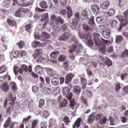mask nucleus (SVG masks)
Here are the masks:
<instances>
[{
	"label": "nucleus",
	"instance_id": "1",
	"mask_svg": "<svg viewBox=\"0 0 128 128\" xmlns=\"http://www.w3.org/2000/svg\"><path fill=\"white\" fill-rule=\"evenodd\" d=\"M72 40L75 44H74L72 46L70 47L68 52H70V54L75 52L76 54H79L80 52H84V50L82 48V46L80 44V42H78L76 36H74L72 38Z\"/></svg>",
	"mask_w": 128,
	"mask_h": 128
},
{
	"label": "nucleus",
	"instance_id": "2",
	"mask_svg": "<svg viewBox=\"0 0 128 128\" xmlns=\"http://www.w3.org/2000/svg\"><path fill=\"white\" fill-rule=\"evenodd\" d=\"M92 35L94 44L97 46H100L102 44V40H103L106 44H108V40H106L104 38L101 37L100 35L98 34L94 33Z\"/></svg>",
	"mask_w": 128,
	"mask_h": 128
},
{
	"label": "nucleus",
	"instance_id": "3",
	"mask_svg": "<svg viewBox=\"0 0 128 128\" xmlns=\"http://www.w3.org/2000/svg\"><path fill=\"white\" fill-rule=\"evenodd\" d=\"M102 28V34L103 38L108 40L110 38V30L108 28H106V26L102 25L100 26Z\"/></svg>",
	"mask_w": 128,
	"mask_h": 128
},
{
	"label": "nucleus",
	"instance_id": "4",
	"mask_svg": "<svg viewBox=\"0 0 128 128\" xmlns=\"http://www.w3.org/2000/svg\"><path fill=\"white\" fill-rule=\"evenodd\" d=\"M11 102H10V104L12 106L13 110H18V106H20V102H14L16 100V97L12 96V94H10L9 96Z\"/></svg>",
	"mask_w": 128,
	"mask_h": 128
},
{
	"label": "nucleus",
	"instance_id": "5",
	"mask_svg": "<svg viewBox=\"0 0 128 128\" xmlns=\"http://www.w3.org/2000/svg\"><path fill=\"white\" fill-rule=\"evenodd\" d=\"M41 38H42V41L44 40V42L42 43V44L43 46H46V44H50L49 41H46V40L50 38V34L46 32H42L41 34Z\"/></svg>",
	"mask_w": 128,
	"mask_h": 128
},
{
	"label": "nucleus",
	"instance_id": "6",
	"mask_svg": "<svg viewBox=\"0 0 128 128\" xmlns=\"http://www.w3.org/2000/svg\"><path fill=\"white\" fill-rule=\"evenodd\" d=\"M63 95L66 96L68 100H70L72 98V93L70 92V88L68 87H65L62 89Z\"/></svg>",
	"mask_w": 128,
	"mask_h": 128
},
{
	"label": "nucleus",
	"instance_id": "7",
	"mask_svg": "<svg viewBox=\"0 0 128 128\" xmlns=\"http://www.w3.org/2000/svg\"><path fill=\"white\" fill-rule=\"evenodd\" d=\"M98 58L100 59L101 60H102V62H106V64L108 66H112V62L110 58L108 57L104 58L100 55L98 56Z\"/></svg>",
	"mask_w": 128,
	"mask_h": 128
},
{
	"label": "nucleus",
	"instance_id": "8",
	"mask_svg": "<svg viewBox=\"0 0 128 128\" xmlns=\"http://www.w3.org/2000/svg\"><path fill=\"white\" fill-rule=\"evenodd\" d=\"M70 38V32H65L64 34H63L62 35L58 40H64V42H66Z\"/></svg>",
	"mask_w": 128,
	"mask_h": 128
},
{
	"label": "nucleus",
	"instance_id": "9",
	"mask_svg": "<svg viewBox=\"0 0 128 128\" xmlns=\"http://www.w3.org/2000/svg\"><path fill=\"white\" fill-rule=\"evenodd\" d=\"M28 12V10L26 8L24 9V8H20L18 11L16 12V16L18 18H20L22 16V12L24 14H26Z\"/></svg>",
	"mask_w": 128,
	"mask_h": 128
},
{
	"label": "nucleus",
	"instance_id": "10",
	"mask_svg": "<svg viewBox=\"0 0 128 128\" xmlns=\"http://www.w3.org/2000/svg\"><path fill=\"white\" fill-rule=\"evenodd\" d=\"M91 8L95 14H98L100 12V6L98 5H92Z\"/></svg>",
	"mask_w": 128,
	"mask_h": 128
},
{
	"label": "nucleus",
	"instance_id": "11",
	"mask_svg": "<svg viewBox=\"0 0 128 128\" xmlns=\"http://www.w3.org/2000/svg\"><path fill=\"white\" fill-rule=\"evenodd\" d=\"M61 30L62 28H60V24L56 22L52 26V32L54 34H58Z\"/></svg>",
	"mask_w": 128,
	"mask_h": 128
},
{
	"label": "nucleus",
	"instance_id": "12",
	"mask_svg": "<svg viewBox=\"0 0 128 128\" xmlns=\"http://www.w3.org/2000/svg\"><path fill=\"white\" fill-rule=\"evenodd\" d=\"M78 21H77L76 19H72L70 22V28L72 30H76L78 26Z\"/></svg>",
	"mask_w": 128,
	"mask_h": 128
},
{
	"label": "nucleus",
	"instance_id": "13",
	"mask_svg": "<svg viewBox=\"0 0 128 128\" xmlns=\"http://www.w3.org/2000/svg\"><path fill=\"white\" fill-rule=\"evenodd\" d=\"M74 78V74H68L66 77L65 84H70V82Z\"/></svg>",
	"mask_w": 128,
	"mask_h": 128
},
{
	"label": "nucleus",
	"instance_id": "14",
	"mask_svg": "<svg viewBox=\"0 0 128 128\" xmlns=\"http://www.w3.org/2000/svg\"><path fill=\"white\" fill-rule=\"evenodd\" d=\"M79 38H84L86 42V39L92 38V35L90 34H86V33L83 32L79 34Z\"/></svg>",
	"mask_w": 128,
	"mask_h": 128
},
{
	"label": "nucleus",
	"instance_id": "15",
	"mask_svg": "<svg viewBox=\"0 0 128 128\" xmlns=\"http://www.w3.org/2000/svg\"><path fill=\"white\" fill-rule=\"evenodd\" d=\"M106 16H102V17H97L96 18V20L99 24H104L106 22Z\"/></svg>",
	"mask_w": 128,
	"mask_h": 128
},
{
	"label": "nucleus",
	"instance_id": "16",
	"mask_svg": "<svg viewBox=\"0 0 128 128\" xmlns=\"http://www.w3.org/2000/svg\"><path fill=\"white\" fill-rule=\"evenodd\" d=\"M4 126L5 128H8V126H10V128H14V124L12 123V119H10V118H8V120H6Z\"/></svg>",
	"mask_w": 128,
	"mask_h": 128
},
{
	"label": "nucleus",
	"instance_id": "17",
	"mask_svg": "<svg viewBox=\"0 0 128 128\" xmlns=\"http://www.w3.org/2000/svg\"><path fill=\"white\" fill-rule=\"evenodd\" d=\"M45 70L48 74L50 76H56V72L54 70V69L50 68H46Z\"/></svg>",
	"mask_w": 128,
	"mask_h": 128
},
{
	"label": "nucleus",
	"instance_id": "18",
	"mask_svg": "<svg viewBox=\"0 0 128 128\" xmlns=\"http://www.w3.org/2000/svg\"><path fill=\"white\" fill-rule=\"evenodd\" d=\"M110 6V2L108 0H105L102 4L100 5V8L102 10H108Z\"/></svg>",
	"mask_w": 128,
	"mask_h": 128
},
{
	"label": "nucleus",
	"instance_id": "19",
	"mask_svg": "<svg viewBox=\"0 0 128 128\" xmlns=\"http://www.w3.org/2000/svg\"><path fill=\"white\" fill-rule=\"evenodd\" d=\"M81 18L83 20H87V18H88V12H86V10H82L80 14Z\"/></svg>",
	"mask_w": 128,
	"mask_h": 128
},
{
	"label": "nucleus",
	"instance_id": "20",
	"mask_svg": "<svg viewBox=\"0 0 128 128\" xmlns=\"http://www.w3.org/2000/svg\"><path fill=\"white\" fill-rule=\"evenodd\" d=\"M66 10H67V18H68V20H70V18H72V8H70V6H66Z\"/></svg>",
	"mask_w": 128,
	"mask_h": 128
},
{
	"label": "nucleus",
	"instance_id": "21",
	"mask_svg": "<svg viewBox=\"0 0 128 128\" xmlns=\"http://www.w3.org/2000/svg\"><path fill=\"white\" fill-rule=\"evenodd\" d=\"M42 54V49H37L35 50L34 54L33 55L34 58H36L38 56H40V54Z\"/></svg>",
	"mask_w": 128,
	"mask_h": 128
},
{
	"label": "nucleus",
	"instance_id": "22",
	"mask_svg": "<svg viewBox=\"0 0 128 128\" xmlns=\"http://www.w3.org/2000/svg\"><path fill=\"white\" fill-rule=\"evenodd\" d=\"M42 44L37 40H34L32 43L33 48H40L42 46Z\"/></svg>",
	"mask_w": 128,
	"mask_h": 128
},
{
	"label": "nucleus",
	"instance_id": "23",
	"mask_svg": "<svg viewBox=\"0 0 128 128\" xmlns=\"http://www.w3.org/2000/svg\"><path fill=\"white\" fill-rule=\"evenodd\" d=\"M9 90L8 84V82H4L3 83L2 86V90L4 92H8Z\"/></svg>",
	"mask_w": 128,
	"mask_h": 128
},
{
	"label": "nucleus",
	"instance_id": "24",
	"mask_svg": "<svg viewBox=\"0 0 128 128\" xmlns=\"http://www.w3.org/2000/svg\"><path fill=\"white\" fill-rule=\"evenodd\" d=\"M28 66L25 64H22L21 66V68L20 69L19 72L20 74H22V72H28Z\"/></svg>",
	"mask_w": 128,
	"mask_h": 128
},
{
	"label": "nucleus",
	"instance_id": "25",
	"mask_svg": "<svg viewBox=\"0 0 128 128\" xmlns=\"http://www.w3.org/2000/svg\"><path fill=\"white\" fill-rule=\"evenodd\" d=\"M44 70V68L41 67L40 66L38 65L35 68V72H37V74H40V72H42Z\"/></svg>",
	"mask_w": 128,
	"mask_h": 128
},
{
	"label": "nucleus",
	"instance_id": "26",
	"mask_svg": "<svg viewBox=\"0 0 128 128\" xmlns=\"http://www.w3.org/2000/svg\"><path fill=\"white\" fill-rule=\"evenodd\" d=\"M126 4V0H119L118 6L120 8H122Z\"/></svg>",
	"mask_w": 128,
	"mask_h": 128
},
{
	"label": "nucleus",
	"instance_id": "27",
	"mask_svg": "<svg viewBox=\"0 0 128 128\" xmlns=\"http://www.w3.org/2000/svg\"><path fill=\"white\" fill-rule=\"evenodd\" d=\"M43 92L45 94H50L52 93V87L44 88Z\"/></svg>",
	"mask_w": 128,
	"mask_h": 128
},
{
	"label": "nucleus",
	"instance_id": "28",
	"mask_svg": "<svg viewBox=\"0 0 128 128\" xmlns=\"http://www.w3.org/2000/svg\"><path fill=\"white\" fill-rule=\"evenodd\" d=\"M81 100H82V103L86 106L88 108V99L86 98L84 96H81Z\"/></svg>",
	"mask_w": 128,
	"mask_h": 128
},
{
	"label": "nucleus",
	"instance_id": "29",
	"mask_svg": "<svg viewBox=\"0 0 128 128\" xmlns=\"http://www.w3.org/2000/svg\"><path fill=\"white\" fill-rule=\"evenodd\" d=\"M74 94H80V92H82V88L78 86H75L74 88Z\"/></svg>",
	"mask_w": 128,
	"mask_h": 128
},
{
	"label": "nucleus",
	"instance_id": "30",
	"mask_svg": "<svg viewBox=\"0 0 128 128\" xmlns=\"http://www.w3.org/2000/svg\"><path fill=\"white\" fill-rule=\"evenodd\" d=\"M56 16L55 15H52L50 16V26H52V24H54L56 22Z\"/></svg>",
	"mask_w": 128,
	"mask_h": 128
},
{
	"label": "nucleus",
	"instance_id": "31",
	"mask_svg": "<svg viewBox=\"0 0 128 128\" xmlns=\"http://www.w3.org/2000/svg\"><path fill=\"white\" fill-rule=\"evenodd\" d=\"M124 40V37L120 35H118L116 36V44H120Z\"/></svg>",
	"mask_w": 128,
	"mask_h": 128
},
{
	"label": "nucleus",
	"instance_id": "32",
	"mask_svg": "<svg viewBox=\"0 0 128 128\" xmlns=\"http://www.w3.org/2000/svg\"><path fill=\"white\" fill-rule=\"evenodd\" d=\"M99 50L102 54H106V46L102 44L100 46Z\"/></svg>",
	"mask_w": 128,
	"mask_h": 128
},
{
	"label": "nucleus",
	"instance_id": "33",
	"mask_svg": "<svg viewBox=\"0 0 128 128\" xmlns=\"http://www.w3.org/2000/svg\"><path fill=\"white\" fill-rule=\"evenodd\" d=\"M100 124L102 126H104L106 124V126L108 124V123H106V116H102V118L100 120Z\"/></svg>",
	"mask_w": 128,
	"mask_h": 128
},
{
	"label": "nucleus",
	"instance_id": "34",
	"mask_svg": "<svg viewBox=\"0 0 128 128\" xmlns=\"http://www.w3.org/2000/svg\"><path fill=\"white\" fill-rule=\"evenodd\" d=\"M86 44L88 46L92 47L94 46V42H92V37H90L89 38L86 39Z\"/></svg>",
	"mask_w": 128,
	"mask_h": 128
},
{
	"label": "nucleus",
	"instance_id": "35",
	"mask_svg": "<svg viewBox=\"0 0 128 128\" xmlns=\"http://www.w3.org/2000/svg\"><path fill=\"white\" fill-rule=\"evenodd\" d=\"M60 54V52L58 50H54L50 54V58H56L58 56V54Z\"/></svg>",
	"mask_w": 128,
	"mask_h": 128
},
{
	"label": "nucleus",
	"instance_id": "36",
	"mask_svg": "<svg viewBox=\"0 0 128 128\" xmlns=\"http://www.w3.org/2000/svg\"><path fill=\"white\" fill-rule=\"evenodd\" d=\"M52 82L54 86H58L60 84V80L57 78H52Z\"/></svg>",
	"mask_w": 128,
	"mask_h": 128
},
{
	"label": "nucleus",
	"instance_id": "37",
	"mask_svg": "<svg viewBox=\"0 0 128 128\" xmlns=\"http://www.w3.org/2000/svg\"><path fill=\"white\" fill-rule=\"evenodd\" d=\"M50 20V18H48V14H45L43 16L41 20V22H48Z\"/></svg>",
	"mask_w": 128,
	"mask_h": 128
},
{
	"label": "nucleus",
	"instance_id": "38",
	"mask_svg": "<svg viewBox=\"0 0 128 128\" xmlns=\"http://www.w3.org/2000/svg\"><path fill=\"white\" fill-rule=\"evenodd\" d=\"M7 22L10 26H14L16 24V21L10 18L7 20Z\"/></svg>",
	"mask_w": 128,
	"mask_h": 128
},
{
	"label": "nucleus",
	"instance_id": "39",
	"mask_svg": "<svg viewBox=\"0 0 128 128\" xmlns=\"http://www.w3.org/2000/svg\"><path fill=\"white\" fill-rule=\"evenodd\" d=\"M58 62H66V56L64 54L60 55L58 58Z\"/></svg>",
	"mask_w": 128,
	"mask_h": 128
},
{
	"label": "nucleus",
	"instance_id": "40",
	"mask_svg": "<svg viewBox=\"0 0 128 128\" xmlns=\"http://www.w3.org/2000/svg\"><path fill=\"white\" fill-rule=\"evenodd\" d=\"M40 6L42 8H48V4L45 1H42L40 4Z\"/></svg>",
	"mask_w": 128,
	"mask_h": 128
},
{
	"label": "nucleus",
	"instance_id": "41",
	"mask_svg": "<svg viewBox=\"0 0 128 128\" xmlns=\"http://www.w3.org/2000/svg\"><path fill=\"white\" fill-rule=\"evenodd\" d=\"M56 22H58L60 24H62L64 22V20L62 18V17L59 16L56 18Z\"/></svg>",
	"mask_w": 128,
	"mask_h": 128
},
{
	"label": "nucleus",
	"instance_id": "42",
	"mask_svg": "<svg viewBox=\"0 0 128 128\" xmlns=\"http://www.w3.org/2000/svg\"><path fill=\"white\" fill-rule=\"evenodd\" d=\"M8 70V68L6 66H2L0 67V74H4Z\"/></svg>",
	"mask_w": 128,
	"mask_h": 128
},
{
	"label": "nucleus",
	"instance_id": "43",
	"mask_svg": "<svg viewBox=\"0 0 128 128\" xmlns=\"http://www.w3.org/2000/svg\"><path fill=\"white\" fill-rule=\"evenodd\" d=\"M12 54L13 58H16L18 56H19L20 52H18V51L13 50V51H12Z\"/></svg>",
	"mask_w": 128,
	"mask_h": 128
},
{
	"label": "nucleus",
	"instance_id": "44",
	"mask_svg": "<svg viewBox=\"0 0 128 128\" xmlns=\"http://www.w3.org/2000/svg\"><path fill=\"white\" fill-rule=\"evenodd\" d=\"M114 9H110L108 10V15L109 16H114Z\"/></svg>",
	"mask_w": 128,
	"mask_h": 128
},
{
	"label": "nucleus",
	"instance_id": "45",
	"mask_svg": "<svg viewBox=\"0 0 128 128\" xmlns=\"http://www.w3.org/2000/svg\"><path fill=\"white\" fill-rule=\"evenodd\" d=\"M32 25L30 24H28V25H26L25 26V28L28 32H32Z\"/></svg>",
	"mask_w": 128,
	"mask_h": 128
},
{
	"label": "nucleus",
	"instance_id": "46",
	"mask_svg": "<svg viewBox=\"0 0 128 128\" xmlns=\"http://www.w3.org/2000/svg\"><path fill=\"white\" fill-rule=\"evenodd\" d=\"M5 8H8L10 4V0H4V1Z\"/></svg>",
	"mask_w": 128,
	"mask_h": 128
},
{
	"label": "nucleus",
	"instance_id": "47",
	"mask_svg": "<svg viewBox=\"0 0 128 128\" xmlns=\"http://www.w3.org/2000/svg\"><path fill=\"white\" fill-rule=\"evenodd\" d=\"M66 104H68V100L64 99L62 100L61 104H60V106L61 108H65V106H66Z\"/></svg>",
	"mask_w": 128,
	"mask_h": 128
},
{
	"label": "nucleus",
	"instance_id": "48",
	"mask_svg": "<svg viewBox=\"0 0 128 128\" xmlns=\"http://www.w3.org/2000/svg\"><path fill=\"white\" fill-rule=\"evenodd\" d=\"M44 100L41 99L39 101V108H42L44 107Z\"/></svg>",
	"mask_w": 128,
	"mask_h": 128
},
{
	"label": "nucleus",
	"instance_id": "49",
	"mask_svg": "<svg viewBox=\"0 0 128 128\" xmlns=\"http://www.w3.org/2000/svg\"><path fill=\"white\" fill-rule=\"evenodd\" d=\"M94 114H92L89 116L88 120L89 122H94Z\"/></svg>",
	"mask_w": 128,
	"mask_h": 128
},
{
	"label": "nucleus",
	"instance_id": "50",
	"mask_svg": "<svg viewBox=\"0 0 128 128\" xmlns=\"http://www.w3.org/2000/svg\"><path fill=\"white\" fill-rule=\"evenodd\" d=\"M42 115L45 118H46L50 116V112L46 110H44L42 112Z\"/></svg>",
	"mask_w": 128,
	"mask_h": 128
},
{
	"label": "nucleus",
	"instance_id": "51",
	"mask_svg": "<svg viewBox=\"0 0 128 128\" xmlns=\"http://www.w3.org/2000/svg\"><path fill=\"white\" fill-rule=\"evenodd\" d=\"M60 88L58 87H56L55 88H54V91H53V94L55 96H56V94H60Z\"/></svg>",
	"mask_w": 128,
	"mask_h": 128
},
{
	"label": "nucleus",
	"instance_id": "52",
	"mask_svg": "<svg viewBox=\"0 0 128 128\" xmlns=\"http://www.w3.org/2000/svg\"><path fill=\"white\" fill-rule=\"evenodd\" d=\"M76 106V103L74 102V99H72L70 100V106L72 110H74V106Z\"/></svg>",
	"mask_w": 128,
	"mask_h": 128
},
{
	"label": "nucleus",
	"instance_id": "53",
	"mask_svg": "<svg viewBox=\"0 0 128 128\" xmlns=\"http://www.w3.org/2000/svg\"><path fill=\"white\" fill-rule=\"evenodd\" d=\"M88 24L90 26H94V16H92L90 18L88 22Z\"/></svg>",
	"mask_w": 128,
	"mask_h": 128
},
{
	"label": "nucleus",
	"instance_id": "54",
	"mask_svg": "<svg viewBox=\"0 0 128 128\" xmlns=\"http://www.w3.org/2000/svg\"><path fill=\"white\" fill-rule=\"evenodd\" d=\"M82 26L84 30H86V32H88V30H90V27L88 24H84Z\"/></svg>",
	"mask_w": 128,
	"mask_h": 128
},
{
	"label": "nucleus",
	"instance_id": "55",
	"mask_svg": "<svg viewBox=\"0 0 128 128\" xmlns=\"http://www.w3.org/2000/svg\"><path fill=\"white\" fill-rule=\"evenodd\" d=\"M118 26V20H113L112 21V28H116Z\"/></svg>",
	"mask_w": 128,
	"mask_h": 128
},
{
	"label": "nucleus",
	"instance_id": "56",
	"mask_svg": "<svg viewBox=\"0 0 128 128\" xmlns=\"http://www.w3.org/2000/svg\"><path fill=\"white\" fill-rule=\"evenodd\" d=\"M64 122H65L66 124L68 126L70 122V118L68 116H65L63 120Z\"/></svg>",
	"mask_w": 128,
	"mask_h": 128
},
{
	"label": "nucleus",
	"instance_id": "57",
	"mask_svg": "<svg viewBox=\"0 0 128 128\" xmlns=\"http://www.w3.org/2000/svg\"><path fill=\"white\" fill-rule=\"evenodd\" d=\"M80 122H82V119H80V118H78L74 122V126H76V128H78L80 126Z\"/></svg>",
	"mask_w": 128,
	"mask_h": 128
},
{
	"label": "nucleus",
	"instance_id": "58",
	"mask_svg": "<svg viewBox=\"0 0 128 128\" xmlns=\"http://www.w3.org/2000/svg\"><path fill=\"white\" fill-rule=\"evenodd\" d=\"M109 120H110V126H114V118L112 116H110Z\"/></svg>",
	"mask_w": 128,
	"mask_h": 128
},
{
	"label": "nucleus",
	"instance_id": "59",
	"mask_svg": "<svg viewBox=\"0 0 128 128\" xmlns=\"http://www.w3.org/2000/svg\"><path fill=\"white\" fill-rule=\"evenodd\" d=\"M38 120H34L32 123V126L31 128H35L36 126V125L38 124Z\"/></svg>",
	"mask_w": 128,
	"mask_h": 128
},
{
	"label": "nucleus",
	"instance_id": "60",
	"mask_svg": "<svg viewBox=\"0 0 128 128\" xmlns=\"http://www.w3.org/2000/svg\"><path fill=\"white\" fill-rule=\"evenodd\" d=\"M60 16H66V10L63 9L60 12Z\"/></svg>",
	"mask_w": 128,
	"mask_h": 128
},
{
	"label": "nucleus",
	"instance_id": "61",
	"mask_svg": "<svg viewBox=\"0 0 128 128\" xmlns=\"http://www.w3.org/2000/svg\"><path fill=\"white\" fill-rule=\"evenodd\" d=\"M74 18H72V20H76L77 22H78L80 20V13L76 12L74 14Z\"/></svg>",
	"mask_w": 128,
	"mask_h": 128
},
{
	"label": "nucleus",
	"instance_id": "62",
	"mask_svg": "<svg viewBox=\"0 0 128 128\" xmlns=\"http://www.w3.org/2000/svg\"><path fill=\"white\" fill-rule=\"evenodd\" d=\"M18 72H20V68L17 66H14V74H18Z\"/></svg>",
	"mask_w": 128,
	"mask_h": 128
},
{
	"label": "nucleus",
	"instance_id": "63",
	"mask_svg": "<svg viewBox=\"0 0 128 128\" xmlns=\"http://www.w3.org/2000/svg\"><path fill=\"white\" fill-rule=\"evenodd\" d=\"M34 36L36 40H41L42 36L38 34L34 33Z\"/></svg>",
	"mask_w": 128,
	"mask_h": 128
},
{
	"label": "nucleus",
	"instance_id": "64",
	"mask_svg": "<svg viewBox=\"0 0 128 128\" xmlns=\"http://www.w3.org/2000/svg\"><path fill=\"white\" fill-rule=\"evenodd\" d=\"M122 56L124 58V56H128V50H126L124 52H122Z\"/></svg>",
	"mask_w": 128,
	"mask_h": 128
}]
</instances>
